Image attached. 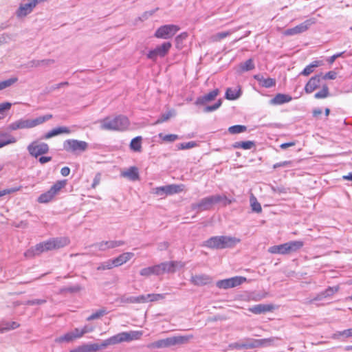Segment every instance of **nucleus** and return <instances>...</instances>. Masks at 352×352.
<instances>
[{"label":"nucleus","mask_w":352,"mask_h":352,"mask_svg":"<svg viewBox=\"0 0 352 352\" xmlns=\"http://www.w3.org/2000/svg\"><path fill=\"white\" fill-rule=\"evenodd\" d=\"M185 266L182 261H166L157 265L159 276L164 273H174L177 268H182Z\"/></svg>","instance_id":"9b49d317"},{"label":"nucleus","mask_w":352,"mask_h":352,"mask_svg":"<svg viewBox=\"0 0 352 352\" xmlns=\"http://www.w3.org/2000/svg\"><path fill=\"white\" fill-rule=\"evenodd\" d=\"M28 151L32 156L37 157L47 153L49 151V146L46 143L35 141L28 145Z\"/></svg>","instance_id":"2eb2a0df"},{"label":"nucleus","mask_w":352,"mask_h":352,"mask_svg":"<svg viewBox=\"0 0 352 352\" xmlns=\"http://www.w3.org/2000/svg\"><path fill=\"white\" fill-rule=\"evenodd\" d=\"M173 346V337L157 340L147 345L148 349H162Z\"/></svg>","instance_id":"6ab92c4d"},{"label":"nucleus","mask_w":352,"mask_h":352,"mask_svg":"<svg viewBox=\"0 0 352 352\" xmlns=\"http://www.w3.org/2000/svg\"><path fill=\"white\" fill-rule=\"evenodd\" d=\"M172 47L170 42H164L160 45L156 46L154 49L150 50L146 56L153 61H156L158 58L165 57Z\"/></svg>","instance_id":"423d86ee"},{"label":"nucleus","mask_w":352,"mask_h":352,"mask_svg":"<svg viewBox=\"0 0 352 352\" xmlns=\"http://www.w3.org/2000/svg\"><path fill=\"white\" fill-rule=\"evenodd\" d=\"M43 242L36 244L34 247H32L28 250L25 253V256H32L36 254H40L43 252H45L44 249Z\"/></svg>","instance_id":"c85d7f7f"},{"label":"nucleus","mask_w":352,"mask_h":352,"mask_svg":"<svg viewBox=\"0 0 352 352\" xmlns=\"http://www.w3.org/2000/svg\"><path fill=\"white\" fill-rule=\"evenodd\" d=\"M219 91L218 89H215L212 90V91L209 92L208 94L199 97L197 99L195 103L196 104H205L208 102H210L219 95Z\"/></svg>","instance_id":"412c9836"},{"label":"nucleus","mask_w":352,"mask_h":352,"mask_svg":"<svg viewBox=\"0 0 352 352\" xmlns=\"http://www.w3.org/2000/svg\"><path fill=\"white\" fill-rule=\"evenodd\" d=\"M100 129L106 131H123L126 130L130 122L124 116H118L114 118L107 117L100 121Z\"/></svg>","instance_id":"f03ea898"},{"label":"nucleus","mask_w":352,"mask_h":352,"mask_svg":"<svg viewBox=\"0 0 352 352\" xmlns=\"http://www.w3.org/2000/svg\"><path fill=\"white\" fill-rule=\"evenodd\" d=\"M280 340V338L277 337H271L269 338L259 339V347L272 345L276 340Z\"/></svg>","instance_id":"3c124183"},{"label":"nucleus","mask_w":352,"mask_h":352,"mask_svg":"<svg viewBox=\"0 0 352 352\" xmlns=\"http://www.w3.org/2000/svg\"><path fill=\"white\" fill-rule=\"evenodd\" d=\"M65 185V181H59L54 184L50 189L45 193L41 194L38 198V201L39 203H48L53 199L54 196L58 192L63 188Z\"/></svg>","instance_id":"1a4fd4ad"},{"label":"nucleus","mask_w":352,"mask_h":352,"mask_svg":"<svg viewBox=\"0 0 352 352\" xmlns=\"http://www.w3.org/2000/svg\"><path fill=\"white\" fill-rule=\"evenodd\" d=\"M38 3V0H30L28 3H21L16 12V16L18 18H22L27 16L32 12L33 9Z\"/></svg>","instance_id":"dca6fc26"},{"label":"nucleus","mask_w":352,"mask_h":352,"mask_svg":"<svg viewBox=\"0 0 352 352\" xmlns=\"http://www.w3.org/2000/svg\"><path fill=\"white\" fill-rule=\"evenodd\" d=\"M74 340V336L72 334L71 332L67 333L66 334L58 337L55 339V342L56 343H62V342H70Z\"/></svg>","instance_id":"49530a36"},{"label":"nucleus","mask_w":352,"mask_h":352,"mask_svg":"<svg viewBox=\"0 0 352 352\" xmlns=\"http://www.w3.org/2000/svg\"><path fill=\"white\" fill-rule=\"evenodd\" d=\"M320 65V63L318 61H314L312 63H311L310 65H307L301 72H300V75H302V76H309V74H311L314 69L316 67H318V66Z\"/></svg>","instance_id":"4c0bfd02"},{"label":"nucleus","mask_w":352,"mask_h":352,"mask_svg":"<svg viewBox=\"0 0 352 352\" xmlns=\"http://www.w3.org/2000/svg\"><path fill=\"white\" fill-rule=\"evenodd\" d=\"M179 29V26L173 24L162 25L157 29L154 36L157 38L168 39L172 38Z\"/></svg>","instance_id":"0eeeda50"},{"label":"nucleus","mask_w":352,"mask_h":352,"mask_svg":"<svg viewBox=\"0 0 352 352\" xmlns=\"http://www.w3.org/2000/svg\"><path fill=\"white\" fill-rule=\"evenodd\" d=\"M337 77V73L334 71H330L327 72L326 74L322 75V80H334Z\"/></svg>","instance_id":"338daca9"},{"label":"nucleus","mask_w":352,"mask_h":352,"mask_svg":"<svg viewBox=\"0 0 352 352\" xmlns=\"http://www.w3.org/2000/svg\"><path fill=\"white\" fill-rule=\"evenodd\" d=\"M246 281V278L234 276L230 278L218 280L216 285L218 288L228 289L237 287Z\"/></svg>","instance_id":"f8f14e48"},{"label":"nucleus","mask_w":352,"mask_h":352,"mask_svg":"<svg viewBox=\"0 0 352 352\" xmlns=\"http://www.w3.org/2000/svg\"><path fill=\"white\" fill-rule=\"evenodd\" d=\"M129 146L133 151L140 152L142 151V137L138 136L132 139Z\"/></svg>","instance_id":"72a5a7b5"},{"label":"nucleus","mask_w":352,"mask_h":352,"mask_svg":"<svg viewBox=\"0 0 352 352\" xmlns=\"http://www.w3.org/2000/svg\"><path fill=\"white\" fill-rule=\"evenodd\" d=\"M268 252L271 254H287L286 243L272 246L269 248Z\"/></svg>","instance_id":"f704fd0d"},{"label":"nucleus","mask_w":352,"mask_h":352,"mask_svg":"<svg viewBox=\"0 0 352 352\" xmlns=\"http://www.w3.org/2000/svg\"><path fill=\"white\" fill-rule=\"evenodd\" d=\"M16 138L8 132H0V148L7 145L16 143Z\"/></svg>","instance_id":"aec40b11"},{"label":"nucleus","mask_w":352,"mask_h":352,"mask_svg":"<svg viewBox=\"0 0 352 352\" xmlns=\"http://www.w3.org/2000/svg\"><path fill=\"white\" fill-rule=\"evenodd\" d=\"M247 130V127L244 125H234L228 128V132L230 134H238L243 133Z\"/></svg>","instance_id":"de8ad7c7"},{"label":"nucleus","mask_w":352,"mask_h":352,"mask_svg":"<svg viewBox=\"0 0 352 352\" xmlns=\"http://www.w3.org/2000/svg\"><path fill=\"white\" fill-rule=\"evenodd\" d=\"M164 294H147L148 302H155L165 298Z\"/></svg>","instance_id":"603ef678"},{"label":"nucleus","mask_w":352,"mask_h":352,"mask_svg":"<svg viewBox=\"0 0 352 352\" xmlns=\"http://www.w3.org/2000/svg\"><path fill=\"white\" fill-rule=\"evenodd\" d=\"M329 96V87L327 85H322V89L320 91L315 94L314 98L316 99H322V98H326Z\"/></svg>","instance_id":"c03bdc74"},{"label":"nucleus","mask_w":352,"mask_h":352,"mask_svg":"<svg viewBox=\"0 0 352 352\" xmlns=\"http://www.w3.org/2000/svg\"><path fill=\"white\" fill-rule=\"evenodd\" d=\"M196 146H197L196 142L192 141V142H184V143L179 144L178 145V148L182 149V150L189 149V148H192Z\"/></svg>","instance_id":"13d9d810"},{"label":"nucleus","mask_w":352,"mask_h":352,"mask_svg":"<svg viewBox=\"0 0 352 352\" xmlns=\"http://www.w3.org/2000/svg\"><path fill=\"white\" fill-rule=\"evenodd\" d=\"M250 310L256 314H260L271 310L270 305H257L250 308Z\"/></svg>","instance_id":"e433bc0d"},{"label":"nucleus","mask_w":352,"mask_h":352,"mask_svg":"<svg viewBox=\"0 0 352 352\" xmlns=\"http://www.w3.org/2000/svg\"><path fill=\"white\" fill-rule=\"evenodd\" d=\"M88 147V144L85 141L69 139L63 142V148L71 153H81Z\"/></svg>","instance_id":"6e6552de"},{"label":"nucleus","mask_w":352,"mask_h":352,"mask_svg":"<svg viewBox=\"0 0 352 352\" xmlns=\"http://www.w3.org/2000/svg\"><path fill=\"white\" fill-rule=\"evenodd\" d=\"M345 336L346 338L352 337V328L344 330L342 331H338L336 333H334L332 336L333 338L336 339L338 338L339 336Z\"/></svg>","instance_id":"5fc2aeb1"},{"label":"nucleus","mask_w":352,"mask_h":352,"mask_svg":"<svg viewBox=\"0 0 352 352\" xmlns=\"http://www.w3.org/2000/svg\"><path fill=\"white\" fill-rule=\"evenodd\" d=\"M240 29H241V27H238V28L230 30L228 31L218 32L214 34H212L210 37L209 39H210V42H212V43L219 42L222 39H224L227 36L231 35L232 34H233L234 32H236L237 30H239Z\"/></svg>","instance_id":"4be33fe9"},{"label":"nucleus","mask_w":352,"mask_h":352,"mask_svg":"<svg viewBox=\"0 0 352 352\" xmlns=\"http://www.w3.org/2000/svg\"><path fill=\"white\" fill-rule=\"evenodd\" d=\"M109 249L116 248L124 245V241H107Z\"/></svg>","instance_id":"052dcab7"},{"label":"nucleus","mask_w":352,"mask_h":352,"mask_svg":"<svg viewBox=\"0 0 352 352\" xmlns=\"http://www.w3.org/2000/svg\"><path fill=\"white\" fill-rule=\"evenodd\" d=\"M239 67L241 72H248L254 69V63L252 58L247 60L244 63H241L239 65Z\"/></svg>","instance_id":"58836bf2"},{"label":"nucleus","mask_w":352,"mask_h":352,"mask_svg":"<svg viewBox=\"0 0 352 352\" xmlns=\"http://www.w3.org/2000/svg\"><path fill=\"white\" fill-rule=\"evenodd\" d=\"M224 201V206L231 204L225 195H214L201 199L199 202L192 204L191 208L198 212L210 210L215 204Z\"/></svg>","instance_id":"39448f33"},{"label":"nucleus","mask_w":352,"mask_h":352,"mask_svg":"<svg viewBox=\"0 0 352 352\" xmlns=\"http://www.w3.org/2000/svg\"><path fill=\"white\" fill-rule=\"evenodd\" d=\"M46 302V300L45 299H34L26 301L24 305H42Z\"/></svg>","instance_id":"680f3d73"},{"label":"nucleus","mask_w":352,"mask_h":352,"mask_svg":"<svg viewBox=\"0 0 352 352\" xmlns=\"http://www.w3.org/2000/svg\"><path fill=\"white\" fill-rule=\"evenodd\" d=\"M92 246L96 248L100 251H106L107 250H109L107 241H102L96 243L92 245Z\"/></svg>","instance_id":"6e6d98bb"},{"label":"nucleus","mask_w":352,"mask_h":352,"mask_svg":"<svg viewBox=\"0 0 352 352\" xmlns=\"http://www.w3.org/2000/svg\"><path fill=\"white\" fill-rule=\"evenodd\" d=\"M241 96L240 89L228 88L226 92V98L228 100H236Z\"/></svg>","instance_id":"c9c22d12"},{"label":"nucleus","mask_w":352,"mask_h":352,"mask_svg":"<svg viewBox=\"0 0 352 352\" xmlns=\"http://www.w3.org/2000/svg\"><path fill=\"white\" fill-rule=\"evenodd\" d=\"M338 289H339L338 286L329 287L324 291H323L320 294H319L318 295L317 298H315V300H321L322 298L331 296L334 294H336L338 291Z\"/></svg>","instance_id":"2f4dec72"},{"label":"nucleus","mask_w":352,"mask_h":352,"mask_svg":"<svg viewBox=\"0 0 352 352\" xmlns=\"http://www.w3.org/2000/svg\"><path fill=\"white\" fill-rule=\"evenodd\" d=\"M316 23V19L315 18L309 19L302 23L295 26L294 28L285 30L283 32V34L285 36H292L305 32L311 27V25L315 24Z\"/></svg>","instance_id":"9d476101"},{"label":"nucleus","mask_w":352,"mask_h":352,"mask_svg":"<svg viewBox=\"0 0 352 352\" xmlns=\"http://www.w3.org/2000/svg\"><path fill=\"white\" fill-rule=\"evenodd\" d=\"M322 80V74L316 75L311 77L305 87V91L307 94H311L320 85Z\"/></svg>","instance_id":"f3484780"},{"label":"nucleus","mask_w":352,"mask_h":352,"mask_svg":"<svg viewBox=\"0 0 352 352\" xmlns=\"http://www.w3.org/2000/svg\"><path fill=\"white\" fill-rule=\"evenodd\" d=\"M52 118V115L47 114L32 120L21 118L10 124L8 126V129L10 131H16L19 129L34 128L50 120Z\"/></svg>","instance_id":"20e7f679"},{"label":"nucleus","mask_w":352,"mask_h":352,"mask_svg":"<svg viewBox=\"0 0 352 352\" xmlns=\"http://www.w3.org/2000/svg\"><path fill=\"white\" fill-rule=\"evenodd\" d=\"M21 189V187H16V188H12L9 189H4L3 190H0V197L2 196H4L8 194H11L13 192H15L16 191H19Z\"/></svg>","instance_id":"0e129e2a"},{"label":"nucleus","mask_w":352,"mask_h":352,"mask_svg":"<svg viewBox=\"0 0 352 352\" xmlns=\"http://www.w3.org/2000/svg\"><path fill=\"white\" fill-rule=\"evenodd\" d=\"M143 335L142 331H124L114 335L98 344L99 350L105 349L109 345H115L122 342H129L133 340H138Z\"/></svg>","instance_id":"f257e3e1"},{"label":"nucleus","mask_w":352,"mask_h":352,"mask_svg":"<svg viewBox=\"0 0 352 352\" xmlns=\"http://www.w3.org/2000/svg\"><path fill=\"white\" fill-rule=\"evenodd\" d=\"M184 190L183 185L170 184L153 188V193L157 196H164L179 193Z\"/></svg>","instance_id":"ddd939ff"},{"label":"nucleus","mask_w":352,"mask_h":352,"mask_svg":"<svg viewBox=\"0 0 352 352\" xmlns=\"http://www.w3.org/2000/svg\"><path fill=\"white\" fill-rule=\"evenodd\" d=\"M259 339L247 338L244 341L245 345L243 346L246 347V349L258 348L259 347Z\"/></svg>","instance_id":"37998d69"},{"label":"nucleus","mask_w":352,"mask_h":352,"mask_svg":"<svg viewBox=\"0 0 352 352\" xmlns=\"http://www.w3.org/2000/svg\"><path fill=\"white\" fill-rule=\"evenodd\" d=\"M121 175L132 181L138 180L139 179L138 169L135 166H131L128 170L123 171Z\"/></svg>","instance_id":"a878e982"},{"label":"nucleus","mask_w":352,"mask_h":352,"mask_svg":"<svg viewBox=\"0 0 352 352\" xmlns=\"http://www.w3.org/2000/svg\"><path fill=\"white\" fill-rule=\"evenodd\" d=\"M69 243V239L67 237L53 238L48 241H43L45 251L59 249L67 245Z\"/></svg>","instance_id":"4468645a"},{"label":"nucleus","mask_w":352,"mask_h":352,"mask_svg":"<svg viewBox=\"0 0 352 352\" xmlns=\"http://www.w3.org/2000/svg\"><path fill=\"white\" fill-rule=\"evenodd\" d=\"M134 256V254L132 252H124L120 254L118 257L113 258V262L115 267H119L129 260H131Z\"/></svg>","instance_id":"5701e85b"},{"label":"nucleus","mask_w":352,"mask_h":352,"mask_svg":"<svg viewBox=\"0 0 352 352\" xmlns=\"http://www.w3.org/2000/svg\"><path fill=\"white\" fill-rule=\"evenodd\" d=\"M173 113L171 111H168L164 114H162L160 118H159L156 122L155 124H160L162 122L167 121L171 116H173Z\"/></svg>","instance_id":"bf43d9fd"},{"label":"nucleus","mask_w":352,"mask_h":352,"mask_svg":"<svg viewBox=\"0 0 352 352\" xmlns=\"http://www.w3.org/2000/svg\"><path fill=\"white\" fill-rule=\"evenodd\" d=\"M87 352H95L99 350V346L98 343L94 344H85Z\"/></svg>","instance_id":"69168bd1"},{"label":"nucleus","mask_w":352,"mask_h":352,"mask_svg":"<svg viewBox=\"0 0 352 352\" xmlns=\"http://www.w3.org/2000/svg\"><path fill=\"white\" fill-rule=\"evenodd\" d=\"M159 137L164 142H172L177 140L179 137L175 134L164 135L162 133L159 134Z\"/></svg>","instance_id":"864d4df0"},{"label":"nucleus","mask_w":352,"mask_h":352,"mask_svg":"<svg viewBox=\"0 0 352 352\" xmlns=\"http://www.w3.org/2000/svg\"><path fill=\"white\" fill-rule=\"evenodd\" d=\"M140 274L144 277H148L151 275L159 276L157 265L142 268L140 271Z\"/></svg>","instance_id":"7c9ffc66"},{"label":"nucleus","mask_w":352,"mask_h":352,"mask_svg":"<svg viewBox=\"0 0 352 352\" xmlns=\"http://www.w3.org/2000/svg\"><path fill=\"white\" fill-rule=\"evenodd\" d=\"M17 80H18V78L16 77H12L6 80L1 81L0 82V91L12 86L15 82H16Z\"/></svg>","instance_id":"09e8293b"},{"label":"nucleus","mask_w":352,"mask_h":352,"mask_svg":"<svg viewBox=\"0 0 352 352\" xmlns=\"http://www.w3.org/2000/svg\"><path fill=\"white\" fill-rule=\"evenodd\" d=\"M241 240L230 236H212L204 242V245L213 249H225L234 247Z\"/></svg>","instance_id":"7ed1b4c3"},{"label":"nucleus","mask_w":352,"mask_h":352,"mask_svg":"<svg viewBox=\"0 0 352 352\" xmlns=\"http://www.w3.org/2000/svg\"><path fill=\"white\" fill-rule=\"evenodd\" d=\"M250 201L252 210L254 212L259 213L262 211V208H261L260 203H258L256 198L253 195H252L250 196Z\"/></svg>","instance_id":"79ce46f5"},{"label":"nucleus","mask_w":352,"mask_h":352,"mask_svg":"<svg viewBox=\"0 0 352 352\" xmlns=\"http://www.w3.org/2000/svg\"><path fill=\"white\" fill-rule=\"evenodd\" d=\"M304 243L301 241H292L286 243L287 254L296 252L302 248Z\"/></svg>","instance_id":"bb28decb"},{"label":"nucleus","mask_w":352,"mask_h":352,"mask_svg":"<svg viewBox=\"0 0 352 352\" xmlns=\"http://www.w3.org/2000/svg\"><path fill=\"white\" fill-rule=\"evenodd\" d=\"M114 264L112 259H109L106 261L100 263L97 267V270L103 271L107 270H111L114 267Z\"/></svg>","instance_id":"a18cd8bd"},{"label":"nucleus","mask_w":352,"mask_h":352,"mask_svg":"<svg viewBox=\"0 0 352 352\" xmlns=\"http://www.w3.org/2000/svg\"><path fill=\"white\" fill-rule=\"evenodd\" d=\"M71 133L70 129L67 126H60L55 129H53L52 130L48 131L47 133L45 134L43 136L44 139H50L54 136L62 134V133H66L69 134Z\"/></svg>","instance_id":"b1692460"},{"label":"nucleus","mask_w":352,"mask_h":352,"mask_svg":"<svg viewBox=\"0 0 352 352\" xmlns=\"http://www.w3.org/2000/svg\"><path fill=\"white\" fill-rule=\"evenodd\" d=\"M188 37V34L186 32H182L179 35H178L175 38V42L177 47H179V45L182 43V41Z\"/></svg>","instance_id":"e2e57ef3"},{"label":"nucleus","mask_w":352,"mask_h":352,"mask_svg":"<svg viewBox=\"0 0 352 352\" xmlns=\"http://www.w3.org/2000/svg\"><path fill=\"white\" fill-rule=\"evenodd\" d=\"M254 146V142L252 141L236 142L233 145L234 148H240L244 150L251 149Z\"/></svg>","instance_id":"ea45409f"},{"label":"nucleus","mask_w":352,"mask_h":352,"mask_svg":"<svg viewBox=\"0 0 352 352\" xmlns=\"http://www.w3.org/2000/svg\"><path fill=\"white\" fill-rule=\"evenodd\" d=\"M120 301L123 303H136L135 296H122Z\"/></svg>","instance_id":"774afa93"},{"label":"nucleus","mask_w":352,"mask_h":352,"mask_svg":"<svg viewBox=\"0 0 352 352\" xmlns=\"http://www.w3.org/2000/svg\"><path fill=\"white\" fill-rule=\"evenodd\" d=\"M192 338L193 336L192 334L173 336V346L186 344Z\"/></svg>","instance_id":"473e14b6"},{"label":"nucleus","mask_w":352,"mask_h":352,"mask_svg":"<svg viewBox=\"0 0 352 352\" xmlns=\"http://www.w3.org/2000/svg\"><path fill=\"white\" fill-rule=\"evenodd\" d=\"M190 280L194 285L203 286L210 283L212 278L209 275L201 274L192 275Z\"/></svg>","instance_id":"a211bd4d"},{"label":"nucleus","mask_w":352,"mask_h":352,"mask_svg":"<svg viewBox=\"0 0 352 352\" xmlns=\"http://www.w3.org/2000/svg\"><path fill=\"white\" fill-rule=\"evenodd\" d=\"M19 324L16 322H6L3 321L0 323V333H3L5 331L15 329L19 327Z\"/></svg>","instance_id":"c756f323"},{"label":"nucleus","mask_w":352,"mask_h":352,"mask_svg":"<svg viewBox=\"0 0 352 352\" xmlns=\"http://www.w3.org/2000/svg\"><path fill=\"white\" fill-rule=\"evenodd\" d=\"M254 78L259 82V84L266 88L272 87L276 85V81L274 78H265L261 74H256Z\"/></svg>","instance_id":"393cba45"},{"label":"nucleus","mask_w":352,"mask_h":352,"mask_svg":"<svg viewBox=\"0 0 352 352\" xmlns=\"http://www.w3.org/2000/svg\"><path fill=\"white\" fill-rule=\"evenodd\" d=\"M107 314V311L105 308H102L98 310H97L96 312L93 313L91 315H90L87 318V321L94 320L96 319H99L103 316L106 315Z\"/></svg>","instance_id":"a19ab883"},{"label":"nucleus","mask_w":352,"mask_h":352,"mask_svg":"<svg viewBox=\"0 0 352 352\" xmlns=\"http://www.w3.org/2000/svg\"><path fill=\"white\" fill-rule=\"evenodd\" d=\"M221 103V100H219L214 104L206 107L204 109V111L208 113L215 111L220 107Z\"/></svg>","instance_id":"4d7b16f0"},{"label":"nucleus","mask_w":352,"mask_h":352,"mask_svg":"<svg viewBox=\"0 0 352 352\" xmlns=\"http://www.w3.org/2000/svg\"><path fill=\"white\" fill-rule=\"evenodd\" d=\"M292 100V98L287 94H278L270 101L272 104H282L289 102Z\"/></svg>","instance_id":"cd10ccee"},{"label":"nucleus","mask_w":352,"mask_h":352,"mask_svg":"<svg viewBox=\"0 0 352 352\" xmlns=\"http://www.w3.org/2000/svg\"><path fill=\"white\" fill-rule=\"evenodd\" d=\"M12 103L6 102L0 103V119H3L6 116L5 112L10 109Z\"/></svg>","instance_id":"8fccbe9b"}]
</instances>
